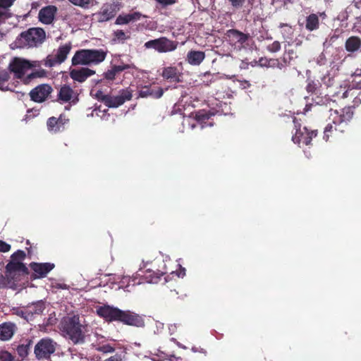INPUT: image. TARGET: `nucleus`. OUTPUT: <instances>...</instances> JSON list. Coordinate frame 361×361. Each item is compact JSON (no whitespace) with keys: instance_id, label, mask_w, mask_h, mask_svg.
Here are the masks:
<instances>
[{"instance_id":"1","label":"nucleus","mask_w":361,"mask_h":361,"mask_svg":"<svg viewBox=\"0 0 361 361\" xmlns=\"http://www.w3.org/2000/svg\"><path fill=\"white\" fill-rule=\"evenodd\" d=\"M26 258L25 251L18 250L11 256V260L5 267L4 275H0V288H16L30 275L28 268L23 261Z\"/></svg>"},{"instance_id":"2","label":"nucleus","mask_w":361,"mask_h":361,"mask_svg":"<svg viewBox=\"0 0 361 361\" xmlns=\"http://www.w3.org/2000/svg\"><path fill=\"white\" fill-rule=\"evenodd\" d=\"M330 119L332 123H329L324 131V139L328 141L333 132L343 133L345 130L348 122L352 119L353 111L350 106L345 107L339 112L337 110L331 109Z\"/></svg>"},{"instance_id":"3","label":"nucleus","mask_w":361,"mask_h":361,"mask_svg":"<svg viewBox=\"0 0 361 361\" xmlns=\"http://www.w3.org/2000/svg\"><path fill=\"white\" fill-rule=\"evenodd\" d=\"M62 329L73 344L85 342V336L78 315L65 317L62 322Z\"/></svg>"},{"instance_id":"4","label":"nucleus","mask_w":361,"mask_h":361,"mask_svg":"<svg viewBox=\"0 0 361 361\" xmlns=\"http://www.w3.org/2000/svg\"><path fill=\"white\" fill-rule=\"evenodd\" d=\"M45 31L40 27H31L23 32L16 39L20 47H34L41 44L45 39Z\"/></svg>"},{"instance_id":"5","label":"nucleus","mask_w":361,"mask_h":361,"mask_svg":"<svg viewBox=\"0 0 361 361\" xmlns=\"http://www.w3.org/2000/svg\"><path fill=\"white\" fill-rule=\"evenodd\" d=\"M98 99L104 104L109 108H117L124 104L126 101L131 99L133 95L132 92L128 89L121 90L119 94L116 96H111L104 94L102 91L97 93Z\"/></svg>"},{"instance_id":"6","label":"nucleus","mask_w":361,"mask_h":361,"mask_svg":"<svg viewBox=\"0 0 361 361\" xmlns=\"http://www.w3.org/2000/svg\"><path fill=\"white\" fill-rule=\"evenodd\" d=\"M178 46V42L171 40L165 37L152 39L145 43L146 49H154L159 53L174 51Z\"/></svg>"},{"instance_id":"7","label":"nucleus","mask_w":361,"mask_h":361,"mask_svg":"<svg viewBox=\"0 0 361 361\" xmlns=\"http://www.w3.org/2000/svg\"><path fill=\"white\" fill-rule=\"evenodd\" d=\"M57 343L49 338H44L35 347V354L38 359H48L56 351Z\"/></svg>"},{"instance_id":"8","label":"nucleus","mask_w":361,"mask_h":361,"mask_svg":"<svg viewBox=\"0 0 361 361\" xmlns=\"http://www.w3.org/2000/svg\"><path fill=\"white\" fill-rule=\"evenodd\" d=\"M163 264L164 270H159L157 268V267H159L157 264V262L152 263L151 264L152 268H147V265L144 264L142 267L140 268V271L142 274H140L147 283H157L159 281L160 278L166 274V265L164 262H161Z\"/></svg>"},{"instance_id":"9","label":"nucleus","mask_w":361,"mask_h":361,"mask_svg":"<svg viewBox=\"0 0 361 361\" xmlns=\"http://www.w3.org/2000/svg\"><path fill=\"white\" fill-rule=\"evenodd\" d=\"M56 101L61 104L75 105L79 101L78 94L70 85L65 84L58 88Z\"/></svg>"},{"instance_id":"10","label":"nucleus","mask_w":361,"mask_h":361,"mask_svg":"<svg viewBox=\"0 0 361 361\" xmlns=\"http://www.w3.org/2000/svg\"><path fill=\"white\" fill-rule=\"evenodd\" d=\"M71 49V42L65 44L59 47L56 50V54H49L47 56L44 61V66L46 67H53L57 64H61L65 61Z\"/></svg>"},{"instance_id":"11","label":"nucleus","mask_w":361,"mask_h":361,"mask_svg":"<svg viewBox=\"0 0 361 361\" xmlns=\"http://www.w3.org/2000/svg\"><path fill=\"white\" fill-rule=\"evenodd\" d=\"M32 68L31 63L25 59L14 58L8 65L9 73H13L17 79L23 78L26 72Z\"/></svg>"},{"instance_id":"12","label":"nucleus","mask_w":361,"mask_h":361,"mask_svg":"<svg viewBox=\"0 0 361 361\" xmlns=\"http://www.w3.org/2000/svg\"><path fill=\"white\" fill-rule=\"evenodd\" d=\"M119 9V5L117 3L105 4L94 16L98 22L103 23L114 18Z\"/></svg>"},{"instance_id":"13","label":"nucleus","mask_w":361,"mask_h":361,"mask_svg":"<svg viewBox=\"0 0 361 361\" xmlns=\"http://www.w3.org/2000/svg\"><path fill=\"white\" fill-rule=\"evenodd\" d=\"M96 312L99 317L103 318L108 322H118L121 310L109 305L99 306L97 308Z\"/></svg>"},{"instance_id":"14","label":"nucleus","mask_w":361,"mask_h":361,"mask_svg":"<svg viewBox=\"0 0 361 361\" xmlns=\"http://www.w3.org/2000/svg\"><path fill=\"white\" fill-rule=\"evenodd\" d=\"M54 264L52 263H37L31 262L30 264V269L33 271L32 274H30V279L35 280L37 279H42L47 276L49 272H50L54 268Z\"/></svg>"},{"instance_id":"15","label":"nucleus","mask_w":361,"mask_h":361,"mask_svg":"<svg viewBox=\"0 0 361 361\" xmlns=\"http://www.w3.org/2000/svg\"><path fill=\"white\" fill-rule=\"evenodd\" d=\"M52 92L53 88L51 85L49 84H41L33 88L29 94L32 101L42 103L49 97Z\"/></svg>"},{"instance_id":"16","label":"nucleus","mask_w":361,"mask_h":361,"mask_svg":"<svg viewBox=\"0 0 361 361\" xmlns=\"http://www.w3.org/2000/svg\"><path fill=\"white\" fill-rule=\"evenodd\" d=\"M118 322L137 327H142L145 326L143 318L138 314L129 310L125 311L121 310Z\"/></svg>"},{"instance_id":"17","label":"nucleus","mask_w":361,"mask_h":361,"mask_svg":"<svg viewBox=\"0 0 361 361\" xmlns=\"http://www.w3.org/2000/svg\"><path fill=\"white\" fill-rule=\"evenodd\" d=\"M226 36L231 44L239 46H243L250 38L249 34L243 33L235 29L227 30Z\"/></svg>"},{"instance_id":"18","label":"nucleus","mask_w":361,"mask_h":361,"mask_svg":"<svg viewBox=\"0 0 361 361\" xmlns=\"http://www.w3.org/2000/svg\"><path fill=\"white\" fill-rule=\"evenodd\" d=\"M164 90L160 87L145 85L138 91V97L142 98L152 97L159 99L162 97Z\"/></svg>"},{"instance_id":"19","label":"nucleus","mask_w":361,"mask_h":361,"mask_svg":"<svg viewBox=\"0 0 361 361\" xmlns=\"http://www.w3.org/2000/svg\"><path fill=\"white\" fill-rule=\"evenodd\" d=\"M57 8L55 6L49 5L43 7L39 12V20L44 24H51L55 17Z\"/></svg>"},{"instance_id":"20","label":"nucleus","mask_w":361,"mask_h":361,"mask_svg":"<svg viewBox=\"0 0 361 361\" xmlns=\"http://www.w3.org/2000/svg\"><path fill=\"white\" fill-rule=\"evenodd\" d=\"M16 0H0V27L11 18L13 14L10 8Z\"/></svg>"},{"instance_id":"21","label":"nucleus","mask_w":361,"mask_h":361,"mask_svg":"<svg viewBox=\"0 0 361 361\" xmlns=\"http://www.w3.org/2000/svg\"><path fill=\"white\" fill-rule=\"evenodd\" d=\"M161 75L164 80L170 82H181L182 74L176 66L164 67Z\"/></svg>"},{"instance_id":"22","label":"nucleus","mask_w":361,"mask_h":361,"mask_svg":"<svg viewBox=\"0 0 361 361\" xmlns=\"http://www.w3.org/2000/svg\"><path fill=\"white\" fill-rule=\"evenodd\" d=\"M95 74V71L88 68L73 69L70 72V77L78 82H85L88 78Z\"/></svg>"},{"instance_id":"23","label":"nucleus","mask_w":361,"mask_h":361,"mask_svg":"<svg viewBox=\"0 0 361 361\" xmlns=\"http://www.w3.org/2000/svg\"><path fill=\"white\" fill-rule=\"evenodd\" d=\"M16 325L11 322H4L0 324V340L8 341L15 332Z\"/></svg>"},{"instance_id":"24","label":"nucleus","mask_w":361,"mask_h":361,"mask_svg":"<svg viewBox=\"0 0 361 361\" xmlns=\"http://www.w3.org/2000/svg\"><path fill=\"white\" fill-rule=\"evenodd\" d=\"M90 64H99L104 61L107 55V51L103 49H87Z\"/></svg>"},{"instance_id":"25","label":"nucleus","mask_w":361,"mask_h":361,"mask_svg":"<svg viewBox=\"0 0 361 361\" xmlns=\"http://www.w3.org/2000/svg\"><path fill=\"white\" fill-rule=\"evenodd\" d=\"M29 312L30 320H32L35 315H40L45 310V303L42 300H38L26 306Z\"/></svg>"},{"instance_id":"26","label":"nucleus","mask_w":361,"mask_h":361,"mask_svg":"<svg viewBox=\"0 0 361 361\" xmlns=\"http://www.w3.org/2000/svg\"><path fill=\"white\" fill-rule=\"evenodd\" d=\"M72 65H90L87 49H80L77 51L72 58Z\"/></svg>"},{"instance_id":"27","label":"nucleus","mask_w":361,"mask_h":361,"mask_svg":"<svg viewBox=\"0 0 361 361\" xmlns=\"http://www.w3.org/2000/svg\"><path fill=\"white\" fill-rule=\"evenodd\" d=\"M205 58V54L202 51L190 50L187 54L186 60L190 65L198 66Z\"/></svg>"},{"instance_id":"28","label":"nucleus","mask_w":361,"mask_h":361,"mask_svg":"<svg viewBox=\"0 0 361 361\" xmlns=\"http://www.w3.org/2000/svg\"><path fill=\"white\" fill-rule=\"evenodd\" d=\"M214 114L210 113V111H207L205 110L199 111L195 114V119L197 123L201 125L202 128L209 126H212L213 123L209 121L212 116H214Z\"/></svg>"},{"instance_id":"29","label":"nucleus","mask_w":361,"mask_h":361,"mask_svg":"<svg viewBox=\"0 0 361 361\" xmlns=\"http://www.w3.org/2000/svg\"><path fill=\"white\" fill-rule=\"evenodd\" d=\"M142 14L140 12H133L126 15H119L116 20V25H126L130 22L137 21L140 19Z\"/></svg>"},{"instance_id":"30","label":"nucleus","mask_w":361,"mask_h":361,"mask_svg":"<svg viewBox=\"0 0 361 361\" xmlns=\"http://www.w3.org/2000/svg\"><path fill=\"white\" fill-rule=\"evenodd\" d=\"M361 47V39L357 36H351L345 43V48L348 52H355Z\"/></svg>"},{"instance_id":"31","label":"nucleus","mask_w":361,"mask_h":361,"mask_svg":"<svg viewBox=\"0 0 361 361\" xmlns=\"http://www.w3.org/2000/svg\"><path fill=\"white\" fill-rule=\"evenodd\" d=\"M293 123L296 131L295 135L292 137L293 142L295 144H300L302 142L305 145L306 134L305 133V130L300 129V124L298 123L295 118L293 119Z\"/></svg>"},{"instance_id":"32","label":"nucleus","mask_w":361,"mask_h":361,"mask_svg":"<svg viewBox=\"0 0 361 361\" xmlns=\"http://www.w3.org/2000/svg\"><path fill=\"white\" fill-rule=\"evenodd\" d=\"M47 126L49 131L56 133L64 130V126L59 124V120L54 116L48 118L47 121Z\"/></svg>"},{"instance_id":"33","label":"nucleus","mask_w":361,"mask_h":361,"mask_svg":"<svg viewBox=\"0 0 361 361\" xmlns=\"http://www.w3.org/2000/svg\"><path fill=\"white\" fill-rule=\"evenodd\" d=\"M319 27V20L317 14L312 13L306 18L305 27L309 31H313Z\"/></svg>"},{"instance_id":"34","label":"nucleus","mask_w":361,"mask_h":361,"mask_svg":"<svg viewBox=\"0 0 361 361\" xmlns=\"http://www.w3.org/2000/svg\"><path fill=\"white\" fill-rule=\"evenodd\" d=\"M10 79V73L6 69H0V90L1 91H8L9 90L8 87V80Z\"/></svg>"},{"instance_id":"35","label":"nucleus","mask_w":361,"mask_h":361,"mask_svg":"<svg viewBox=\"0 0 361 361\" xmlns=\"http://www.w3.org/2000/svg\"><path fill=\"white\" fill-rule=\"evenodd\" d=\"M95 350L103 353H111L115 351V348L109 343L103 344L101 342H97L93 344Z\"/></svg>"},{"instance_id":"36","label":"nucleus","mask_w":361,"mask_h":361,"mask_svg":"<svg viewBox=\"0 0 361 361\" xmlns=\"http://www.w3.org/2000/svg\"><path fill=\"white\" fill-rule=\"evenodd\" d=\"M320 83L318 81L307 79L305 90L308 93L317 94V90L320 87Z\"/></svg>"},{"instance_id":"37","label":"nucleus","mask_w":361,"mask_h":361,"mask_svg":"<svg viewBox=\"0 0 361 361\" xmlns=\"http://www.w3.org/2000/svg\"><path fill=\"white\" fill-rule=\"evenodd\" d=\"M11 312H12V314H15L16 316H18L23 319H24L25 320H26L27 322H29L30 321V318H29V312H27V308L26 307H23V308H20V307H13L12 310H11Z\"/></svg>"},{"instance_id":"38","label":"nucleus","mask_w":361,"mask_h":361,"mask_svg":"<svg viewBox=\"0 0 361 361\" xmlns=\"http://www.w3.org/2000/svg\"><path fill=\"white\" fill-rule=\"evenodd\" d=\"M360 94V92L357 93V90L352 88V90H348L345 92H343L342 97L345 98V97H348L349 95L352 96V97H355L354 100H353L354 106L355 105L357 106L360 104H361V99L359 97Z\"/></svg>"},{"instance_id":"39","label":"nucleus","mask_w":361,"mask_h":361,"mask_svg":"<svg viewBox=\"0 0 361 361\" xmlns=\"http://www.w3.org/2000/svg\"><path fill=\"white\" fill-rule=\"evenodd\" d=\"M303 130H305V133L306 134L305 145H310L312 144V139L317 136V130H310L308 129L307 127H304Z\"/></svg>"},{"instance_id":"40","label":"nucleus","mask_w":361,"mask_h":361,"mask_svg":"<svg viewBox=\"0 0 361 361\" xmlns=\"http://www.w3.org/2000/svg\"><path fill=\"white\" fill-rule=\"evenodd\" d=\"M75 6L82 8H88L93 3L94 0H68Z\"/></svg>"},{"instance_id":"41","label":"nucleus","mask_w":361,"mask_h":361,"mask_svg":"<svg viewBox=\"0 0 361 361\" xmlns=\"http://www.w3.org/2000/svg\"><path fill=\"white\" fill-rule=\"evenodd\" d=\"M29 346V344H21L18 345L16 351L21 358H24L28 355Z\"/></svg>"},{"instance_id":"42","label":"nucleus","mask_w":361,"mask_h":361,"mask_svg":"<svg viewBox=\"0 0 361 361\" xmlns=\"http://www.w3.org/2000/svg\"><path fill=\"white\" fill-rule=\"evenodd\" d=\"M15 357L6 350H0L1 361H14Z\"/></svg>"},{"instance_id":"43","label":"nucleus","mask_w":361,"mask_h":361,"mask_svg":"<svg viewBox=\"0 0 361 361\" xmlns=\"http://www.w3.org/2000/svg\"><path fill=\"white\" fill-rule=\"evenodd\" d=\"M267 49L269 52L276 53L281 49V43L279 41H274L267 46Z\"/></svg>"},{"instance_id":"44","label":"nucleus","mask_w":361,"mask_h":361,"mask_svg":"<svg viewBox=\"0 0 361 361\" xmlns=\"http://www.w3.org/2000/svg\"><path fill=\"white\" fill-rule=\"evenodd\" d=\"M312 101L314 103H315L316 105H326L327 102H329V99L326 97H319L316 96L315 97H312Z\"/></svg>"},{"instance_id":"45","label":"nucleus","mask_w":361,"mask_h":361,"mask_svg":"<svg viewBox=\"0 0 361 361\" xmlns=\"http://www.w3.org/2000/svg\"><path fill=\"white\" fill-rule=\"evenodd\" d=\"M40 75L39 72L35 71L31 73L30 74H28L26 77L23 78V82L25 84H28L32 79L36 78L37 77H39Z\"/></svg>"},{"instance_id":"46","label":"nucleus","mask_w":361,"mask_h":361,"mask_svg":"<svg viewBox=\"0 0 361 361\" xmlns=\"http://www.w3.org/2000/svg\"><path fill=\"white\" fill-rule=\"evenodd\" d=\"M130 68V66L128 64H123V65H118V66H114L112 68L114 69V71L116 73V75L125 70L129 69Z\"/></svg>"},{"instance_id":"47","label":"nucleus","mask_w":361,"mask_h":361,"mask_svg":"<svg viewBox=\"0 0 361 361\" xmlns=\"http://www.w3.org/2000/svg\"><path fill=\"white\" fill-rule=\"evenodd\" d=\"M114 36L118 39L121 41H125L127 39L126 35L125 32L122 30H118L114 32Z\"/></svg>"},{"instance_id":"48","label":"nucleus","mask_w":361,"mask_h":361,"mask_svg":"<svg viewBox=\"0 0 361 361\" xmlns=\"http://www.w3.org/2000/svg\"><path fill=\"white\" fill-rule=\"evenodd\" d=\"M116 73L114 71V69L111 68V70H109L106 73H104V78L108 80H113L115 79Z\"/></svg>"},{"instance_id":"49","label":"nucleus","mask_w":361,"mask_h":361,"mask_svg":"<svg viewBox=\"0 0 361 361\" xmlns=\"http://www.w3.org/2000/svg\"><path fill=\"white\" fill-rule=\"evenodd\" d=\"M11 245L0 240V252H6L11 250Z\"/></svg>"},{"instance_id":"50","label":"nucleus","mask_w":361,"mask_h":361,"mask_svg":"<svg viewBox=\"0 0 361 361\" xmlns=\"http://www.w3.org/2000/svg\"><path fill=\"white\" fill-rule=\"evenodd\" d=\"M214 75L210 74V73H205L204 75V80H202L203 81V83L205 84V85L208 86L209 85L210 83H212L214 80Z\"/></svg>"},{"instance_id":"51","label":"nucleus","mask_w":361,"mask_h":361,"mask_svg":"<svg viewBox=\"0 0 361 361\" xmlns=\"http://www.w3.org/2000/svg\"><path fill=\"white\" fill-rule=\"evenodd\" d=\"M231 6L234 8H240L243 6V4L245 3V0H228Z\"/></svg>"},{"instance_id":"52","label":"nucleus","mask_w":361,"mask_h":361,"mask_svg":"<svg viewBox=\"0 0 361 361\" xmlns=\"http://www.w3.org/2000/svg\"><path fill=\"white\" fill-rule=\"evenodd\" d=\"M322 81L327 87H330L334 85V78H330L329 75L324 76Z\"/></svg>"},{"instance_id":"53","label":"nucleus","mask_w":361,"mask_h":361,"mask_svg":"<svg viewBox=\"0 0 361 361\" xmlns=\"http://www.w3.org/2000/svg\"><path fill=\"white\" fill-rule=\"evenodd\" d=\"M123 358L121 355L120 354H116L113 356H111L110 357L105 359L103 361H122Z\"/></svg>"},{"instance_id":"54","label":"nucleus","mask_w":361,"mask_h":361,"mask_svg":"<svg viewBox=\"0 0 361 361\" xmlns=\"http://www.w3.org/2000/svg\"><path fill=\"white\" fill-rule=\"evenodd\" d=\"M57 119L59 120V124H61L62 126H64L65 124L68 123L69 121V119L66 118V116L63 114H61Z\"/></svg>"},{"instance_id":"55","label":"nucleus","mask_w":361,"mask_h":361,"mask_svg":"<svg viewBox=\"0 0 361 361\" xmlns=\"http://www.w3.org/2000/svg\"><path fill=\"white\" fill-rule=\"evenodd\" d=\"M192 351L194 352V353H202L204 354V355H207V350L203 348H201L200 346L197 347V346H193L192 348Z\"/></svg>"},{"instance_id":"56","label":"nucleus","mask_w":361,"mask_h":361,"mask_svg":"<svg viewBox=\"0 0 361 361\" xmlns=\"http://www.w3.org/2000/svg\"><path fill=\"white\" fill-rule=\"evenodd\" d=\"M274 64L275 63L277 64L278 68H282V67H283V65L281 63H280L278 59L274 60Z\"/></svg>"},{"instance_id":"57","label":"nucleus","mask_w":361,"mask_h":361,"mask_svg":"<svg viewBox=\"0 0 361 361\" xmlns=\"http://www.w3.org/2000/svg\"><path fill=\"white\" fill-rule=\"evenodd\" d=\"M312 106V104H307L305 108V111H310V107Z\"/></svg>"},{"instance_id":"58","label":"nucleus","mask_w":361,"mask_h":361,"mask_svg":"<svg viewBox=\"0 0 361 361\" xmlns=\"http://www.w3.org/2000/svg\"><path fill=\"white\" fill-rule=\"evenodd\" d=\"M285 26H287V27L288 26V27H290L287 23H280V25H279V27L280 28H282V27H285Z\"/></svg>"},{"instance_id":"59","label":"nucleus","mask_w":361,"mask_h":361,"mask_svg":"<svg viewBox=\"0 0 361 361\" xmlns=\"http://www.w3.org/2000/svg\"><path fill=\"white\" fill-rule=\"evenodd\" d=\"M356 4L361 3V0H355Z\"/></svg>"},{"instance_id":"60","label":"nucleus","mask_w":361,"mask_h":361,"mask_svg":"<svg viewBox=\"0 0 361 361\" xmlns=\"http://www.w3.org/2000/svg\"><path fill=\"white\" fill-rule=\"evenodd\" d=\"M359 82H361V80Z\"/></svg>"}]
</instances>
